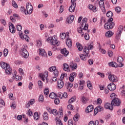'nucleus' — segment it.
<instances>
[{
	"label": "nucleus",
	"instance_id": "obj_1",
	"mask_svg": "<svg viewBox=\"0 0 125 125\" xmlns=\"http://www.w3.org/2000/svg\"><path fill=\"white\" fill-rule=\"evenodd\" d=\"M47 42H51L53 45H54L52 47V49L54 51L57 49L56 46H58L60 44V42L57 40V37L55 36L49 37L48 39H47Z\"/></svg>",
	"mask_w": 125,
	"mask_h": 125
},
{
	"label": "nucleus",
	"instance_id": "obj_2",
	"mask_svg": "<svg viewBox=\"0 0 125 125\" xmlns=\"http://www.w3.org/2000/svg\"><path fill=\"white\" fill-rule=\"evenodd\" d=\"M113 20V18H110L107 21V22L105 23L104 28H105L106 30H111V29H113V28H114V26H115V23L112 22Z\"/></svg>",
	"mask_w": 125,
	"mask_h": 125
},
{
	"label": "nucleus",
	"instance_id": "obj_3",
	"mask_svg": "<svg viewBox=\"0 0 125 125\" xmlns=\"http://www.w3.org/2000/svg\"><path fill=\"white\" fill-rule=\"evenodd\" d=\"M20 52L21 55L22 57H24V58H28V57H29V52L27 51V49L24 48H21Z\"/></svg>",
	"mask_w": 125,
	"mask_h": 125
},
{
	"label": "nucleus",
	"instance_id": "obj_4",
	"mask_svg": "<svg viewBox=\"0 0 125 125\" xmlns=\"http://www.w3.org/2000/svg\"><path fill=\"white\" fill-rule=\"evenodd\" d=\"M108 79L110 82H112V83H117L118 82V78L115 75L111 73H109Z\"/></svg>",
	"mask_w": 125,
	"mask_h": 125
},
{
	"label": "nucleus",
	"instance_id": "obj_5",
	"mask_svg": "<svg viewBox=\"0 0 125 125\" xmlns=\"http://www.w3.org/2000/svg\"><path fill=\"white\" fill-rule=\"evenodd\" d=\"M111 104L114 106H120L121 105V100L118 98H115L111 101Z\"/></svg>",
	"mask_w": 125,
	"mask_h": 125
},
{
	"label": "nucleus",
	"instance_id": "obj_6",
	"mask_svg": "<svg viewBox=\"0 0 125 125\" xmlns=\"http://www.w3.org/2000/svg\"><path fill=\"white\" fill-rule=\"evenodd\" d=\"M77 0H71V3L72 4L69 7V11L70 12H74V11H75V9L76 8V1Z\"/></svg>",
	"mask_w": 125,
	"mask_h": 125
},
{
	"label": "nucleus",
	"instance_id": "obj_7",
	"mask_svg": "<svg viewBox=\"0 0 125 125\" xmlns=\"http://www.w3.org/2000/svg\"><path fill=\"white\" fill-rule=\"evenodd\" d=\"M26 5L27 14H31L33 12V6L30 3H27Z\"/></svg>",
	"mask_w": 125,
	"mask_h": 125
},
{
	"label": "nucleus",
	"instance_id": "obj_8",
	"mask_svg": "<svg viewBox=\"0 0 125 125\" xmlns=\"http://www.w3.org/2000/svg\"><path fill=\"white\" fill-rule=\"evenodd\" d=\"M40 78L43 82H44V81L46 80V82H47L48 81V79H47V77H48L47 72H45L44 73H40Z\"/></svg>",
	"mask_w": 125,
	"mask_h": 125
},
{
	"label": "nucleus",
	"instance_id": "obj_9",
	"mask_svg": "<svg viewBox=\"0 0 125 125\" xmlns=\"http://www.w3.org/2000/svg\"><path fill=\"white\" fill-rule=\"evenodd\" d=\"M80 56L82 60H83V61H85V60H86V57H88V58H89V57H90V55H89V53H87L86 52H84V55L81 54Z\"/></svg>",
	"mask_w": 125,
	"mask_h": 125
},
{
	"label": "nucleus",
	"instance_id": "obj_10",
	"mask_svg": "<svg viewBox=\"0 0 125 125\" xmlns=\"http://www.w3.org/2000/svg\"><path fill=\"white\" fill-rule=\"evenodd\" d=\"M107 87L108 89L110 90V91H114L117 87L116 86V84H115V83H111L108 85Z\"/></svg>",
	"mask_w": 125,
	"mask_h": 125
},
{
	"label": "nucleus",
	"instance_id": "obj_11",
	"mask_svg": "<svg viewBox=\"0 0 125 125\" xmlns=\"http://www.w3.org/2000/svg\"><path fill=\"white\" fill-rule=\"evenodd\" d=\"M9 29L10 30V32L12 33V34H14L15 33L16 30L15 29V27L14 26V25L12 24L11 22L9 23Z\"/></svg>",
	"mask_w": 125,
	"mask_h": 125
},
{
	"label": "nucleus",
	"instance_id": "obj_12",
	"mask_svg": "<svg viewBox=\"0 0 125 125\" xmlns=\"http://www.w3.org/2000/svg\"><path fill=\"white\" fill-rule=\"evenodd\" d=\"M87 21V19L86 18H84L82 20V25L83 26L84 25L83 27V30H87L88 29V24H86V22Z\"/></svg>",
	"mask_w": 125,
	"mask_h": 125
},
{
	"label": "nucleus",
	"instance_id": "obj_13",
	"mask_svg": "<svg viewBox=\"0 0 125 125\" xmlns=\"http://www.w3.org/2000/svg\"><path fill=\"white\" fill-rule=\"evenodd\" d=\"M39 55L41 56H42V57H47V54H46V52L43 49H39Z\"/></svg>",
	"mask_w": 125,
	"mask_h": 125
},
{
	"label": "nucleus",
	"instance_id": "obj_14",
	"mask_svg": "<svg viewBox=\"0 0 125 125\" xmlns=\"http://www.w3.org/2000/svg\"><path fill=\"white\" fill-rule=\"evenodd\" d=\"M16 74H17V72H16V71H14L13 72L12 79L16 80V81H21V76H18L16 75Z\"/></svg>",
	"mask_w": 125,
	"mask_h": 125
},
{
	"label": "nucleus",
	"instance_id": "obj_15",
	"mask_svg": "<svg viewBox=\"0 0 125 125\" xmlns=\"http://www.w3.org/2000/svg\"><path fill=\"white\" fill-rule=\"evenodd\" d=\"M57 85L59 88H62L64 86V81L62 79H58Z\"/></svg>",
	"mask_w": 125,
	"mask_h": 125
},
{
	"label": "nucleus",
	"instance_id": "obj_16",
	"mask_svg": "<svg viewBox=\"0 0 125 125\" xmlns=\"http://www.w3.org/2000/svg\"><path fill=\"white\" fill-rule=\"evenodd\" d=\"M74 19H75V16H70L67 18L66 20V23L68 24H71V23H72L73 21H74Z\"/></svg>",
	"mask_w": 125,
	"mask_h": 125
},
{
	"label": "nucleus",
	"instance_id": "obj_17",
	"mask_svg": "<svg viewBox=\"0 0 125 125\" xmlns=\"http://www.w3.org/2000/svg\"><path fill=\"white\" fill-rule=\"evenodd\" d=\"M104 108H105V109H109L112 111L113 109H114V106L112 105V103H111V104L107 103L104 104Z\"/></svg>",
	"mask_w": 125,
	"mask_h": 125
},
{
	"label": "nucleus",
	"instance_id": "obj_18",
	"mask_svg": "<svg viewBox=\"0 0 125 125\" xmlns=\"http://www.w3.org/2000/svg\"><path fill=\"white\" fill-rule=\"evenodd\" d=\"M0 66L2 68V69H4V70L7 69V68H9L10 66L9 64L3 62H0Z\"/></svg>",
	"mask_w": 125,
	"mask_h": 125
},
{
	"label": "nucleus",
	"instance_id": "obj_19",
	"mask_svg": "<svg viewBox=\"0 0 125 125\" xmlns=\"http://www.w3.org/2000/svg\"><path fill=\"white\" fill-rule=\"evenodd\" d=\"M93 48V46L92 45H90L88 47L85 46L83 49V52L89 53V50H91Z\"/></svg>",
	"mask_w": 125,
	"mask_h": 125
},
{
	"label": "nucleus",
	"instance_id": "obj_20",
	"mask_svg": "<svg viewBox=\"0 0 125 125\" xmlns=\"http://www.w3.org/2000/svg\"><path fill=\"white\" fill-rule=\"evenodd\" d=\"M93 105H89L86 107L85 109V112L87 114L88 113H90L91 112L93 111Z\"/></svg>",
	"mask_w": 125,
	"mask_h": 125
},
{
	"label": "nucleus",
	"instance_id": "obj_21",
	"mask_svg": "<svg viewBox=\"0 0 125 125\" xmlns=\"http://www.w3.org/2000/svg\"><path fill=\"white\" fill-rule=\"evenodd\" d=\"M61 52L65 57H66V56H68V54H69V51H68L67 50V49H66V48H64L61 49Z\"/></svg>",
	"mask_w": 125,
	"mask_h": 125
},
{
	"label": "nucleus",
	"instance_id": "obj_22",
	"mask_svg": "<svg viewBox=\"0 0 125 125\" xmlns=\"http://www.w3.org/2000/svg\"><path fill=\"white\" fill-rule=\"evenodd\" d=\"M69 67L72 69V71H75L78 68V64L77 63H71Z\"/></svg>",
	"mask_w": 125,
	"mask_h": 125
},
{
	"label": "nucleus",
	"instance_id": "obj_23",
	"mask_svg": "<svg viewBox=\"0 0 125 125\" xmlns=\"http://www.w3.org/2000/svg\"><path fill=\"white\" fill-rule=\"evenodd\" d=\"M77 31L79 34H81L82 37H83V35H84V29H83L81 27L78 28Z\"/></svg>",
	"mask_w": 125,
	"mask_h": 125
},
{
	"label": "nucleus",
	"instance_id": "obj_24",
	"mask_svg": "<svg viewBox=\"0 0 125 125\" xmlns=\"http://www.w3.org/2000/svg\"><path fill=\"white\" fill-rule=\"evenodd\" d=\"M63 69L64 71H66V72H70V68L69 67V65L67 63H63Z\"/></svg>",
	"mask_w": 125,
	"mask_h": 125
},
{
	"label": "nucleus",
	"instance_id": "obj_25",
	"mask_svg": "<svg viewBox=\"0 0 125 125\" xmlns=\"http://www.w3.org/2000/svg\"><path fill=\"white\" fill-rule=\"evenodd\" d=\"M108 65L110 67H114L115 68H117L118 67V63H117L115 62H112L108 63Z\"/></svg>",
	"mask_w": 125,
	"mask_h": 125
},
{
	"label": "nucleus",
	"instance_id": "obj_26",
	"mask_svg": "<svg viewBox=\"0 0 125 125\" xmlns=\"http://www.w3.org/2000/svg\"><path fill=\"white\" fill-rule=\"evenodd\" d=\"M88 8L89 9H90L93 12H96L97 11V8L93 6V5H89Z\"/></svg>",
	"mask_w": 125,
	"mask_h": 125
},
{
	"label": "nucleus",
	"instance_id": "obj_27",
	"mask_svg": "<svg viewBox=\"0 0 125 125\" xmlns=\"http://www.w3.org/2000/svg\"><path fill=\"white\" fill-rule=\"evenodd\" d=\"M88 8L89 9H90L93 12H96L97 11V8L93 6V5H89Z\"/></svg>",
	"mask_w": 125,
	"mask_h": 125
},
{
	"label": "nucleus",
	"instance_id": "obj_28",
	"mask_svg": "<svg viewBox=\"0 0 125 125\" xmlns=\"http://www.w3.org/2000/svg\"><path fill=\"white\" fill-rule=\"evenodd\" d=\"M99 5L101 9L103 10H105V5H104V1H100L99 2Z\"/></svg>",
	"mask_w": 125,
	"mask_h": 125
},
{
	"label": "nucleus",
	"instance_id": "obj_29",
	"mask_svg": "<svg viewBox=\"0 0 125 125\" xmlns=\"http://www.w3.org/2000/svg\"><path fill=\"white\" fill-rule=\"evenodd\" d=\"M113 35H114V33L110 30L105 33V37H107V38H111Z\"/></svg>",
	"mask_w": 125,
	"mask_h": 125
},
{
	"label": "nucleus",
	"instance_id": "obj_30",
	"mask_svg": "<svg viewBox=\"0 0 125 125\" xmlns=\"http://www.w3.org/2000/svg\"><path fill=\"white\" fill-rule=\"evenodd\" d=\"M5 73L7 74V75H10L11 73H12V69L10 66L5 69Z\"/></svg>",
	"mask_w": 125,
	"mask_h": 125
},
{
	"label": "nucleus",
	"instance_id": "obj_31",
	"mask_svg": "<svg viewBox=\"0 0 125 125\" xmlns=\"http://www.w3.org/2000/svg\"><path fill=\"white\" fill-rule=\"evenodd\" d=\"M66 43L68 46H72V40L69 38L66 40Z\"/></svg>",
	"mask_w": 125,
	"mask_h": 125
},
{
	"label": "nucleus",
	"instance_id": "obj_32",
	"mask_svg": "<svg viewBox=\"0 0 125 125\" xmlns=\"http://www.w3.org/2000/svg\"><path fill=\"white\" fill-rule=\"evenodd\" d=\"M56 96H57V95L54 92L51 93L49 95V97H50V98H51V99H55V98H56Z\"/></svg>",
	"mask_w": 125,
	"mask_h": 125
},
{
	"label": "nucleus",
	"instance_id": "obj_33",
	"mask_svg": "<svg viewBox=\"0 0 125 125\" xmlns=\"http://www.w3.org/2000/svg\"><path fill=\"white\" fill-rule=\"evenodd\" d=\"M43 119L45 121H47L48 120V114H47V112L45 111L43 114Z\"/></svg>",
	"mask_w": 125,
	"mask_h": 125
},
{
	"label": "nucleus",
	"instance_id": "obj_34",
	"mask_svg": "<svg viewBox=\"0 0 125 125\" xmlns=\"http://www.w3.org/2000/svg\"><path fill=\"white\" fill-rule=\"evenodd\" d=\"M87 86L90 89V90H91L92 89V84H91V82L90 81H88L87 82Z\"/></svg>",
	"mask_w": 125,
	"mask_h": 125
},
{
	"label": "nucleus",
	"instance_id": "obj_35",
	"mask_svg": "<svg viewBox=\"0 0 125 125\" xmlns=\"http://www.w3.org/2000/svg\"><path fill=\"white\" fill-rule=\"evenodd\" d=\"M33 117L34 119L36 120V121L40 119V115H39V113H38V112H35Z\"/></svg>",
	"mask_w": 125,
	"mask_h": 125
},
{
	"label": "nucleus",
	"instance_id": "obj_36",
	"mask_svg": "<svg viewBox=\"0 0 125 125\" xmlns=\"http://www.w3.org/2000/svg\"><path fill=\"white\" fill-rule=\"evenodd\" d=\"M21 40H25L27 42H29V40H30V38L28 37V35L25 34L21 37Z\"/></svg>",
	"mask_w": 125,
	"mask_h": 125
},
{
	"label": "nucleus",
	"instance_id": "obj_37",
	"mask_svg": "<svg viewBox=\"0 0 125 125\" xmlns=\"http://www.w3.org/2000/svg\"><path fill=\"white\" fill-rule=\"evenodd\" d=\"M76 45L79 51H82V50H83V46L82 45V44H81L79 42H77L76 43Z\"/></svg>",
	"mask_w": 125,
	"mask_h": 125
},
{
	"label": "nucleus",
	"instance_id": "obj_38",
	"mask_svg": "<svg viewBox=\"0 0 125 125\" xmlns=\"http://www.w3.org/2000/svg\"><path fill=\"white\" fill-rule=\"evenodd\" d=\"M123 30H124V26L122 25H120L118 29L117 33L122 34V33H123Z\"/></svg>",
	"mask_w": 125,
	"mask_h": 125
},
{
	"label": "nucleus",
	"instance_id": "obj_39",
	"mask_svg": "<svg viewBox=\"0 0 125 125\" xmlns=\"http://www.w3.org/2000/svg\"><path fill=\"white\" fill-rule=\"evenodd\" d=\"M79 118H80V115L79 114H76L73 117V120L75 122H78L79 121Z\"/></svg>",
	"mask_w": 125,
	"mask_h": 125
},
{
	"label": "nucleus",
	"instance_id": "obj_40",
	"mask_svg": "<svg viewBox=\"0 0 125 125\" xmlns=\"http://www.w3.org/2000/svg\"><path fill=\"white\" fill-rule=\"evenodd\" d=\"M44 94L45 95L46 97L48 96V94H49V89H48V88H45L44 90Z\"/></svg>",
	"mask_w": 125,
	"mask_h": 125
},
{
	"label": "nucleus",
	"instance_id": "obj_41",
	"mask_svg": "<svg viewBox=\"0 0 125 125\" xmlns=\"http://www.w3.org/2000/svg\"><path fill=\"white\" fill-rule=\"evenodd\" d=\"M59 114H60V118L63 117V108H60L59 110Z\"/></svg>",
	"mask_w": 125,
	"mask_h": 125
},
{
	"label": "nucleus",
	"instance_id": "obj_42",
	"mask_svg": "<svg viewBox=\"0 0 125 125\" xmlns=\"http://www.w3.org/2000/svg\"><path fill=\"white\" fill-rule=\"evenodd\" d=\"M106 16L107 17H108V18H112V17H113V12H112L111 11H108L106 13Z\"/></svg>",
	"mask_w": 125,
	"mask_h": 125
},
{
	"label": "nucleus",
	"instance_id": "obj_43",
	"mask_svg": "<svg viewBox=\"0 0 125 125\" xmlns=\"http://www.w3.org/2000/svg\"><path fill=\"white\" fill-rule=\"evenodd\" d=\"M60 38L62 40H65L66 39V33H62L60 34Z\"/></svg>",
	"mask_w": 125,
	"mask_h": 125
},
{
	"label": "nucleus",
	"instance_id": "obj_44",
	"mask_svg": "<svg viewBox=\"0 0 125 125\" xmlns=\"http://www.w3.org/2000/svg\"><path fill=\"white\" fill-rule=\"evenodd\" d=\"M35 103V99H31L30 100L29 103L27 104L28 107H30L31 105H33Z\"/></svg>",
	"mask_w": 125,
	"mask_h": 125
},
{
	"label": "nucleus",
	"instance_id": "obj_45",
	"mask_svg": "<svg viewBox=\"0 0 125 125\" xmlns=\"http://www.w3.org/2000/svg\"><path fill=\"white\" fill-rule=\"evenodd\" d=\"M42 45V41L39 40L37 41L36 45L38 47H41Z\"/></svg>",
	"mask_w": 125,
	"mask_h": 125
},
{
	"label": "nucleus",
	"instance_id": "obj_46",
	"mask_svg": "<svg viewBox=\"0 0 125 125\" xmlns=\"http://www.w3.org/2000/svg\"><path fill=\"white\" fill-rule=\"evenodd\" d=\"M51 114H53L54 116H57V115H58V112L56 109H52Z\"/></svg>",
	"mask_w": 125,
	"mask_h": 125
},
{
	"label": "nucleus",
	"instance_id": "obj_47",
	"mask_svg": "<svg viewBox=\"0 0 125 125\" xmlns=\"http://www.w3.org/2000/svg\"><path fill=\"white\" fill-rule=\"evenodd\" d=\"M117 61L119 62V63H123V62H124V58L121 56H119L117 58Z\"/></svg>",
	"mask_w": 125,
	"mask_h": 125
},
{
	"label": "nucleus",
	"instance_id": "obj_48",
	"mask_svg": "<svg viewBox=\"0 0 125 125\" xmlns=\"http://www.w3.org/2000/svg\"><path fill=\"white\" fill-rule=\"evenodd\" d=\"M38 83L39 88H42V87L43 86V83H42V81H39Z\"/></svg>",
	"mask_w": 125,
	"mask_h": 125
},
{
	"label": "nucleus",
	"instance_id": "obj_49",
	"mask_svg": "<svg viewBox=\"0 0 125 125\" xmlns=\"http://www.w3.org/2000/svg\"><path fill=\"white\" fill-rule=\"evenodd\" d=\"M3 54H4V56L5 57H6V56H7V55L8 54V49L5 48L3 50Z\"/></svg>",
	"mask_w": 125,
	"mask_h": 125
},
{
	"label": "nucleus",
	"instance_id": "obj_50",
	"mask_svg": "<svg viewBox=\"0 0 125 125\" xmlns=\"http://www.w3.org/2000/svg\"><path fill=\"white\" fill-rule=\"evenodd\" d=\"M12 6L14 7V8H18V5L16 3V2L14 0H12Z\"/></svg>",
	"mask_w": 125,
	"mask_h": 125
},
{
	"label": "nucleus",
	"instance_id": "obj_51",
	"mask_svg": "<svg viewBox=\"0 0 125 125\" xmlns=\"http://www.w3.org/2000/svg\"><path fill=\"white\" fill-rule=\"evenodd\" d=\"M56 69H57L56 66H52L49 68V71L50 72H54Z\"/></svg>",
	"mask_w": 125,
	"mask_h": 125
},
{
	"label": "nucleus",
	"instance_id": "obj_52",
	"mask_svg": "<svg viewBox=\"0 0 125 125\" xmlns=\"http://www.w3.org/2000/svg\"><path fill=\"white\" fill-rule=\"evenodd\" d=\"M76 101V99L74 97H72L68 101V103H74Z\"/></svg>",
	"mask_w": 125,
	"mask_h": 125
},
{
	"label": "nucleus",
	"instance_id": "obj_53",
	"mask_svg": "<svg viewBox=\"0 0 125 125\" xmlns=\"http://www.w3.org/2000/svg\"><path fill=\"white\" fill-rule=\"evenodd\" d=\"M39 102H43V100H44L43 95H41L39 97Z\"/></svg>",
	"mask_w": 125,
	"mask_h": 125
},
{
	"label": "nucleus",
	"instance_id": "obj_54",
	"mask_svg": "<svg viewBox=\"0 0 125 125\" xmlns=\"http://www.w3.org/2000/svg\"><path fill=\"white\" fill-rule=\"evenodd\" d=\"M67 109H68V110H75L74 106L72 104H68L67 105Z\"/></svg>",
	"mask_w": 125,
	"mask_h": 125
},
{
	"label": "nucleus",
	"instance_id": "obj_55",
	"mask_svg": "<svg viewBox=\"0 0 125 125\" xmlns=\"http://www.w3.org/2000/svg\"><path fill=\"white\" fill-rule=\"evenodd\" d=\"M115 11L117 13H120V12H121V11H122V9L120 7H116L115 8Z\"/></svg>",
	"mask_w": 125,
	"mask_h": 125
},
{
	"label": "nucleus",
	"instance_id": "obj_56",
	"mask_svg": "<svg viewBox=\"0 0 125 125\" xmlns=\"http://www.w3.org/2000/svg\"><path fill=\"white\" fill-rule=\"evenodd\" d=\"M87 99H86L85 97H83L82 98V101L83 102V103H84V104H85V103H86V102H87Z\"/></svg>",
	"mask_w": 125,
	"mask_h": 125
},
{
	"label": "nucleus",
	"instance_id": "obj_57",
	"mask_svg": "<svg viewBox=\"0 0 125 125\" xmlns=\"http://www.w3.org/2000/svg\"><path fill=\"white\" fill-rule=\"evenodd\" d=\"M96 108H97L99 112H101V111H103L104 109L103 107L100 105L98 106L97 107H96Z\"/></svg>",
	"mask_w": 125,
	"mask_h": 125
},
{
	"label": "nucleus",
	"instance_id": "obj_58",
	"mask_svg": "<svg viewBox=\"0 0 125 125\" xmlns=\"http://www.w3.org/2000/svg\"><path fill=\"white\" fill-rule=\"evenodd\" d=\"M121 35H122V33L117 32V33L116 34V40H120L121 39Z\"/></svg>",
	"mask_w": 125,
	"mask_h": 125
},
{
	"label": "nucleus",
	"instance_id": "obj_59",
	"mask_svg": "<svg viewBox=\"0 0 125 125\" xmlns=\"http://www.w3.org/2000/svg\"><path fill=\"white\" fill-rule=\"evenodd\" d=\"M54 75L55 77H57L58 75H59V71H58V69H57L54 71Z\"/></svg>",
	"mask_w": 125,
	"mask_h": 125
},
{
	"label": "nucleus",
	"instance_id": "obj_60",
	"mask_svg": "<svg viewBox=\"0 0 125 125\" xmlns=\"http://www.w3.org/2000/svg\"><path fill=\"white\" fill-rule=\"evenodd\" d=\"M54 102L55 104H56V105H58V104L60 103V100H59V99L56 98L54 100Z\"/></svg>",
	"mask_w": 125,
	"mask_h": 125
},
{
	"label": "nucleus",
	"instance_id": "obj_61",
	"mask_svg": "<svg viewBox=\"0 0 125 125\" xmlns=\"http://www.w3.org/2000/svg\"><path fill=\"white\" fill-rule=\"evenodd\" d=\"M70 77H72V78H74L77 77V73L73 72L70 74Z\"/></svg>",
	"mask_w": 125,
	"mask_h": 125
},
{
	"label": "nucleus",
	"instance_id": "obj_62",
	"mask_svg": "<svg viewBox=\"0 0 125 125\" xmlns=\"http://www.w3.org/2000/svg\"><path fill=\"white\" fill-rule=\"evenodd\" d=\"M63 123H62V122L60 119H59L56 122V125H62Z\"/></svg>",
	"mask_w": 125,
	"mask_h": 125
},
{
	"label": "nucleus",
	"instance_id": "obj_63",
	"mask_svg": "<svg viewBox=\"0 0 125 125\" xmlns=\"http://www.w3.org/2000/svg\"><path fill=\"white\" fill-rule=\"evenodd\" d=\"M19 71L20 72V74L21 76H24V72L23 71V69L22 68H19Z\"/></svg>",
	"mask_w": 125,
	"mask_h": 125
},
{
	"label": "nucleus",
	"instance_id": "obj_64",
	"mask_svg": "<svg viewBox=\"0 0 125 125\" xmlns=\"http://www.w3.org/2000/svg\"><path fill=\"white\" fill-rule=\"evenodd\" d=\"M78 78H79V79H83V73L82 72H80L78 74Z\"/></svg>",
	"mask_w": 125,
	"mask_h": 125
}]
</instances>
